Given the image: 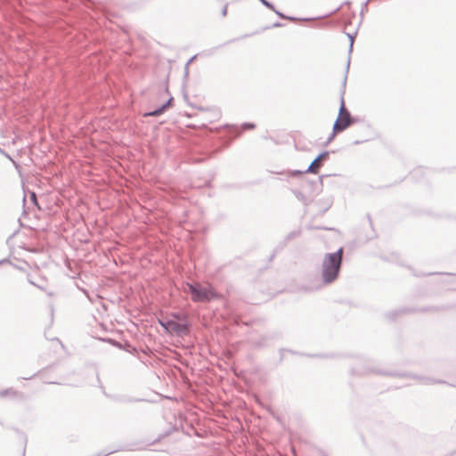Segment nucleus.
Instances as JSON below:
<instances>
[{
    "mask_svg": "<svg viewBox=\"0 0 456 456\" xmlns=\"http://www.w3.org/2000/svg\"><path fill=\"white\" fill-rule=\"evenodd\" d=\"M186 293H190L191 299L196 302L209 301L217 297L216 292L212 286L202 287L200 284H186L184 288Z\"/></svg>",
    "mask_w": 456,
    "mask_h": 456,
    "instance_id": "nucleus-2",
    "label": "nucleus"
},
{
    "mask_svg": "<svg viewBox=\"0 0 456 456\" xmlns=\"http://www.w3.org/2000/svg\"><path fill=\"white\" fill-rule=\"evenodd\" d=\"M226 12H227V7L224 6V11H223V15L225 16L226 15Z\"/></svg>",
    "mask_w": 456,
    "mask_h": 456,
    "instance_id": "nucleus-7",
    "label": "nucleus"
},
{
    "mask_svg": "<svg viewBox=\"0 0 456 456\" xmlns=\"http://www.w3.org/2000/svg\"><path fill=\"white\" fill-rule=\"evenodd\" d=\"M343 249L340 248L337 253L328 254L322 264V278L324 282L330 283L338 277L341 260H342Z\"/></svg>",
    "mask_w": 456,
    "mask_h": 456,
    "instance_id": "nucleus-1",
    "label": "nucleus"
},
{
    "mask_svg": "<svg viewBox=\"0 0 456 456\" xmlns=\"http://www.w3.org/2000/svg\"><path fill=\"white\" fill-rule=\"evenodd\" d=\"M328 156L327 153H322L321 154L318 158H316L312 163L311 165L309 166L308 167V172L310 173H313V174H317L318 171H319V168L321 167L322 166V160L326 159V157Z\"/></svg>",
    "mask_w": 456,
    "mask_h": 456,
    "instance_id": "nucleus-5",
    "label": "nucleus"
},
{
    "mask_svg": "<svg viewBox=\"0 0 456 456\" xmlns=\"http://www.w3.org/2000/svg\"><path fill=\"white\" fill-rule=\"evenodd\" d=\"M171 101H172V98H170V99L167 101V104H165V105H163L161 109H159V110H154V111H152V112L149 113V115H150V116H159V115H160V114L164 111V110H165V109L169 105V103L171 102Z\"/></svg>",
    "mask_w": 456,
    "mask_h": 456,
    "instance_id": "nucleus-6",
    "label": "nucleus"
},
{
    "mask_svg": "<svg viewBox=\"0 0 456 456\" xmlns=\"http://www.w3.org/2000/svg\"><path fill=\"white\" fill-rule=\"evenodd\" d=\"M160 323L169 333H175L178 335H183V334L187 333V326L185 324L180 323L175 320L160 322Z\"/></svg>",
    "mask_w": 456,
    "mask_h": 456,
    "instance_id": "nucleus-4",
    "label": "nucleus"
},
{
    "mask_svg": "<svg viewBox=\"0 0 456 456\" xmlns=\"http://www.w3.org/2000/svg\"><path fill=\"white\" fill-rule=\"evenodd\" d=\"M352 123L353 119L351 118V115L345 106L344 100H342L338 116L333 126V136L346 129L348 126L352 125Z\"/></svg>",
    "mask_w": 456,
    "mask_h": 456,
    "instance_id": "nucleus-3",
    "label": "nucleus"
}]
</instances>
